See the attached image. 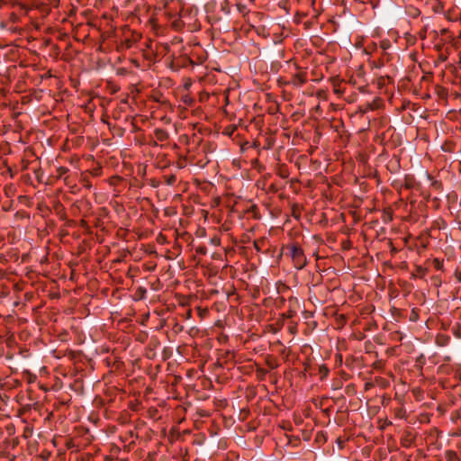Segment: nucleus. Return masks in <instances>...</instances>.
Masks as SVG:
<instances>
[{"label":"nucleus","instance_id":"obj_1","mask_svg":"<svg viewBox=\"0 0 461 461\" xmlns=\"http://www.w3.org/2000/svg\"><path fill=\"white\" fill-rule=\"evenodd\" d=\"M288 249L294 267L299 270L303 269L307 265V259L303 249L296 244H293L292 246L288 247Z\"/></svg>","mask_w":461,"mask_h":461},{"label":"nucleus","instance_id":"obj_2","mask_svg":"<svg viewBox=\"0 0 461 461\" xmlns=\"http://www.w3.org/2000/svg\"><path fill=\"white\" fill-rule=\"evenodd\" d=\"M292 59L287 62L289 66H293L295 72L292 79V83L295 86H302L307 81V73L304 68H301L296 62L291 63Z\"/></svg>","mask_w":461,"mask_h":461},{"label":"nucleus","instance_id":"obj_3","mask_svg":"<svg viewBox=\"0 0 461 461\" xmlns=\"http://www.w3.org/2000/svg\"><path fill=\"white\" fill-rule=\"evenodd\" d=\"M195 65H199V63H194L193 59H168L167 67L174 70L178 71L179 68H185L187 66L192 67V68H194Z\"/></svg>","mask_w":461,"mask_h":461},{"label":"nucleus","instance_id":"obj_4","mask_svg":"<svg viewBox=\"0 0 461 461\" xmlns=\"http://www.w3.org/2000/svg\"><path fill=\"white\" fill-rule=\"evenodd\" d=\"M132 67L141 68L142 70L145 69V68L140 64L139 59H131V68L117 67L115 68V72L118 76H127L133 73Z\"/></svg>","mask_w":461,"mask_h":461},{"label":"nucleus","instance_id":"obj_5","mask_svg":"<svg viewBox=\"0 0 461 461\" xmlns=\"http://www.w3.org/2000/svg\"><path fill=\"white\" fill-rule=\"evenodd\" d=\"M446 458L447 461H454L456 459V454L454 451L448 450L446 452Z\"/></svg>","mask_w":461,"mask_h":461},{"label":"nucleus","instance_id":"obj_6","mask_svg":"<svg viewBox=\"0 0 461 461\" xmlns=\"http://www.w3.org/2000/svg\"><path fill=\"white\" fill-rule=\"evenodd\" d=\"M176 176L175 175H171V176H167L166 182H167V185H174L176 183Z\"/></svg>","mask_w":461,"mask_h":461},{"label":"nucleus","instance_id":"obj_7","mask_svg":"<svg viewBox=\"0 0 461 461\" xmlns=\"http://www.w3.org/2000/svg\"><path fill=\"white\" fill-rule=\"evenodd\" d=\"M433 265L438 270H440L443 267V263L438 258H434Z\"/></svg>","mask_w":461,"mask_h":461},{"label":"nucleus","instance_id":"obj_8","mask_svg":"<svg viewBox=\"0 0 461 461\" xmlns=\"http://www.w3.org/2000/svg\"><path fill=\"white\" fill-rule=\"evenodd\" d=\"M172 25L175 29H180V27L183 25V22L181 20H176L173 22Z\"/></svg>","mask_w":461,"mask_h":461},{"label":"nucleus","instance_id":"obj_9","mask_svg":"<svg viewBox=\"0 0 461 461\" xmlns=\"http://www.w3.org/2000/svg\"><path fill=\"white\" fill-rule=\"evenodd\" d=\"M183 101H184V103H185V104H191V103H192V101H193V100H192V98H191V97H189V96L185 95V96H184V97H183Z\"/></svg>","mask_w":461,"mask_h":461},{"label":"nucleus","instance_id":"obj_10","mask_svg":"<svg viewBox=\"0 0 461 461\" xmlns=\"http://www.w3.org/2000/svg\"><path fill=\"white\" fill-rule=\"evenodd\" d=\"M221 11L224 12L226 14H230V8L228 7L227 4L221 6Z\"/></svg>","mask_w":461,"mask_h":461},{"label":"nucleus","instance_id":"obj_11","mask_svg":"<svg viewBox=\"0 0 461 461\" xmlns=\"http://www.w3.org/2000/svg\"><path fill=\"white\" fill-rule=\"evenodd\" d=\"M386 219H387L388 221H391V220H392V216H391V215H388V216H386Z\"/></svg>","mask_w":461,"mask_h":461},{"label":"nucleus","instance_id":"obj_12","mask_svg":"<svg viewBox=\"0 0 461 461\" xmlns=\"http://www.w3.org/2000/svg\"><path fill=\"white\" fill-rule=\"evenodd\" d=\"M386 219H387L388 221H391V220H392V216H391V215H388V216H386Z\"/></svg>","mask_w":461,"mask_h":461},{"label":"nucleus","instance_id":"obj_13","mask_svg":"<svg viewBox=\"0 0 461 461\" xmlns=\"http://www.w3.org/2000/svg\"><path fill=\"white\" fill-rule=\"evenodd\" d=\"M292 316H293V313H292V312H289L288 317H292Z\"/></svg>","mask_w":461,"mask_h":461}]
</instances>
